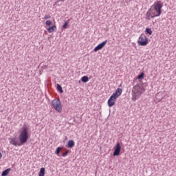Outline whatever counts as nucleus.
Instances as JSON below:
<instances>
[{"mask_svg": "<svg viewBox=\"0 0 176 176\" xmlns=\"http://www.w3.org/2000/svg\"><path fill=\"white\" fill-rule=\"evenodd\" d=\"M144 73L142 72V73H141L140 74H139L138 76V79H144Z\"/></svg>", "mask_w": 176, "mask_h": 176, "instance_id": "nucleus-21", "label": "nucleus"}, {"mask_svg": "<svg viewBox=\"0 0 176 176\" xmlns=\"http://www.w3.org/2000/svg\"><path fill=\"white\" fill-rule=\"evenodd\" d=\"M133 97L135 100H137L142 94V93H145V88H144V86L137 85H135L132 90Z\"/></svg>", "mask_w": 176, "mask_h": 176, "instance_id": "nucleus-4", "label": "nucleus"}, {"mask_svg": "<svg viewBox=\"0 0 176 176\" xmlns=\"http://www.w3.org/2000/svg\"><path fill=\"white\" fill-rule=\"evenodd\" d=\"M51 16L50 15V14H48V15H45V16H44V20H47V19H51Z\"/></svg>", "mask_w": 176, "mask_h": 176, "instance_id": "nucleus-23", "label": "nucleus"}, {"mask_svg": "<svg viewBox=\"0 0 176 176\" xmlns=\"http://www.w3.org/2000/svg\"><path fill=\"white\" fill-rule=\"evenodd\" d=\"M89 80V77L87 76H84L81 78V82L83 83H87V81Z\"/></svg>", "mask_w": 176, "mask_h": 176, "instance_id": "nucleus-13", "label": "nucleus"}, {"mask_svg": "<svg viewBox=\"0 0 176 176\" xmlns=\"http://www.w3.org/2000/svg\"><path fill=\"white\" fill-rule=\"evenodd\" d=\"M145 31L146 34H148V35H152L153 34L152 30L149 28H146Z\"/></svg>", "mask_w": 176, "mask_h": 176, "instance_id": "nucleus-18", "label": "nucleus"}, {"mask_svg": "<svg viewBox=\"0 0 176 176\" xmlns=\"http://www.w3.org/2000/svg\"><path fill=\"white\" fill-rule=\"evenodd\" d=\"M53 108H54L55 111L57 112H61L63 111V106L61 105V100L59 99H55L52 101Z\"/></svg>", "mask_w": 176, "mask_h": 176, "instance_id": "nucleus-5", "label": "nucleus"}, {"mask_svg": "<svg viewBox=\"0 0 176 176\" xmlns=\"http://www.w3.org/2000/svg\"><path fill=\"white\" fill-rule=\"evenodd\" d=\"M66 146L67 148H74L75 146V142L73 140H69Z\"/></svg>", "mask_w": 176, "mask_h": 176, "instance_id": "nucleus-9", "label": "nucleus"}, {"mask_svg": "<svg viewBox=\"0 0 176 176\" xmlns=\"http://www.w3.org/2000/svg\"><path fill=\"white\" fill-rule=\"evenodd\" d=\"M139 46H146L148 45V37L144 34H141L138 41Z\"/></svg>", "mask_w": 176, "mask_h": 176, "instance_id": "nucleus-6", "label": "nucleus"}, {"mask_svg": "<svg viewBox=\"0 0 176 176\" xmlns=\"http://www.w3.org/2000/svg\"><path fill=\"white\" fill-rule=\"evenodd\" d=\"M57 30V27H56V25H54L53 26L47 29V31L50 34H52V32H54Z\"/></svg>", "mask_w": 176, "mask_h": 176, "instance_id": "nucleus-11", "label": "nucleus"}, {"mask_svg": "<svg viewBox=\"0 0 176 176\" xmlns=\"http://www.w3.org/2000/svg\"><path fill=\"white\" fill-rule=\"evenodd\" d=\"M10 144H11V145H14V146H20L21 145L17 144V142H16V138H12L10 139Z\"/></svg>", "mask_w": 176, "mask_h": 176, "instance_id": "nucleus-10", "label": "nucleus"}, {"mask_svg": "<svg viewBox=\"0 0 176 176\" xmlns=\"http://www.w3.org/2000/svg\"><path fill=\"white\" fill-rule=\"evenodd\" d=\"M68 26V22L67 21H65L64 24L62 26V28H63V30L67 29V27Z\"/></svg>", "mask_w": 176, "mask_h": 176, "instance_id": "nucleus-19", "label": "nucleus"}, {"mask_svg": "<svg viewBox=\"0 0 176 176\" xmlns=\"http://www.w3.org/2000/svg\"><path fill=\"white\" fill-rule=\"evenodd\" d=\"M28 138H30V135L28 134V128L25 126L22 127V130L19 136V140L21 145H24V144L28 141Z\"/></svg>", "mask_w": 176, "mask_h": 176, "instance_id": "nucleus-3", "label": "nucleus"}, {"mask_svg": "<svg viewBox=\"0 0 176 176\" xmlns=\"http://www.w3.org/2000/svg\"><path fill=\"white\" fill-rule=\"evenodd\" d=\"M151 19H152L151 16H148L146 15V20H148V21H151Z\"/></svg>", "mask_w": 176, "mask_h": 176, "instance_id": "nucleus-24", "label": "nucleus"}, {"mask_svg": "<svg viewBox=\"0 0 176 176\" xmlns=\"http://www.w3.org/2000/svg\"><path fill=\"white\" fill-rule=\"evenodd\" d=\"M45 24H46V25H52V21L47 20V21L45 22Z\"/></svg>", "mask_w": 176, "mask_h": 176, "instance_id": "nucleus-22", "label": "nucleus"}, {"mask_svg": "<svg viewBox=\"0 0 176 176\" xmlns=\"http://www.w3.org/2000/svg\"><path fill=\"white\" fill-rule=\"evenodd\" d=\"M68 153H69V150H67L65 153H62L63 157H65L68 155Z\"/></svg>", "mask_w": 176, "mask_h": 176, "instance_id": "nucleus-20", "label": "nucleus"}, {"mask_svg": "<svg viewBox=\"0 0 176 176\" xmlns=\"http://www.w3.org/2000/svg\"><path fill=\"white\" fill-rule=\"evenodd\" d=\"M0 159H2V153L0 152Z\"/></svg>", "mask_w": 176, "mask_h": 176, "instance_id": "nucleus-25", "label": "nucleus"}, {"mask_svg": "<svg viewBox=\"0 0 176 176\" xmlns=\"http://www.w3.org/2000/svg\"><path fill=\"white\" fill-rule=\"evenodd\" d=\"M62 149H64V147H58L55 151V153L58 156L60 155V152H61Z\"/></svg>", "mask_w": 176, "mask_h": 176, "instance_id": "nucleus-16", "label": "nucleus"}, {"mask_svg": "<svg viewBox=\"0 0 176 176\" xmlns=\"http://www.w3.org/2000/svg\"><path fill=\"white\" fill-rule=\"evenodd\" d=\"M38 176H45V168H41L40 169Z\"/></svg>", "mask_w": 176, "mask_h": 176, "instance_id": "nucleus-17", "label": "nucleus"}, {"mask_svg": "<svg viewBox=\"0 0 176 176\" xmlns=\"http://www.w3.org/2000/svg\"><path fill=\"white\" fill-rule=\"evenodd\" d=\"M120 151H122V146H120V143L118 142L113 153V156H119L120 155Z\"/></svg>", "mask_w": 176, "mask_h": 176, "instance_id": "nucleus-7", "label": "nucleus"}, {"mask_svg": "<svg viewBox=\"0 0 176 176\" xmlns=\"http://www.w3.org/2000/svg\"><path fill=\"white\" fill-rule=\"evenodd\" d=\"M56 89L59 93H64V91L63 90V87L60 84L56 85Z\"/></svg>", "mask_w": 176, "mask_h": 176, "instance_id": "nucleus-14", "label": "nucleus"}, {"mask_svg": "<svg viewBox=\"0 0 176 176\" xmlns=\"http://www.w3.org/2000/svg\"><path fill=\"white\" fill-rule=\"evenodd\" d=\"M10 171H12V169L10 168L6 169L5 170H3L1 173V176H7L8 174H9V173H10Z\"/></svg>", "mask_w": 176, "mask_h": 176, "instance_id": "nucleus-12", "label": "nucleus"}, {"mask_svg": "<svg viewBox=\"0 0 176 176\" xmlns=\"http://www.w3.org/2000/svg\"><path fill=\"white\" fill-rule=\"evenodd\" d=\"M123 90L121 88H118L115 93H113L107 101L108 106L111 108L115 105V102H116V98H118L120 96L122 95Z\"/></svg>", "mask_w": 176, "mask_h": 176, "instance_id": "nucleus-2", "label": "nucleus"}, {"mask_svg": "<svg viewBox=\"0 0 176 176\" xmlns=\"http://www.w3.org/2000/svg\"><path fill=\"white\" fill-rule=\"evenodd\" d=\"M107 42H108V40H106V41L102 42L101 43H100L99 45H98L94 49V52H98V50H101V49H102L104 47V46H105V45H107Z\"/></svg>", "mask_w": 176, "mask_h": 176, "instance_id": "nucleus-8", "label": "nucleus"}, {"mask_svg": "<svg viewBox=\"0 0 176 176\" xmlns=\"http://www.w3.org/2000/svg\"><path fill=\"white\" fill-rule=\"evenodd\" d=\"M162 8H163V2L160 1L155 2L147 11L146 16L151 17V19L159 17L162 14Z\"/></svg>", "mask_w": 176, "mask_h": 176, "instance_id": "nucleus-1", "label": "nucleus"}, {"mask_svg": "<svg viewBox=\"0 0 176 176\" xmlns=\"http://www.w3.org/2000/svg\"><path fill=\"white\" fill-rule=\"evenodd\" d=\"M64 1H65V0H57L55 2L56 6H61L63 5V3H61V2H64Z\"/></svg>", "mask_w": 176, "mask_h": 176, "instance_id": "nucleus-15", "label": "nucleus"}]
</instances>
